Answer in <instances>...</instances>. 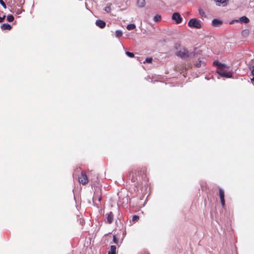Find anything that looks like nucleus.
Wrapping results in <instances>:
<instances>
[{
	"label": "nucleus",
	"instance_id": "obj_28",
	"mask_svg": "<svg viewBox=\"0 0 254 254\" xmlns=\"http://www.w3.org/2000/svg\"><path fill=\"white\" fill-rule=\"evenodd\" d=\"M0 3L1 4V5L3 6V7L4 8H6V4H5L4 2L3 1V0H0Z\"/></svg>",
	"mask_w": 254,
	"mask_h": 254
},
{
	"label": "nucleus",
	"instance_id": "obj_7",
	"mask_svg": "<svg viewBox=\"0 0 254 254\" xmlns=\"http://www.w3.org/2000/svg\"><path fill=\"white\" fill-rule=\"evenodd\" d=\"M106 222L111 224L113 222L114 220V215L112 212H110L109 213L106 214Z\"/></svg>",
	"mask_w": 254,
	"mask_h": 254
},
{
	"label": "nucleus",
	"instance_id": "obj_32",
	"mask_svg": "<svg viewBox=\"0 0 254 254\" xmlns=\"http://www.w3.org/2000/svg\"><path fill=\"white\" fill-rule=\"evenodd\" d=\"M5 17V15H3L2 17H0V22H1L3 21V20L4 19Z\"/></svg>",
	"mask_w": 254,
	"mask_h": 254
},
{
	"label": "nucleus",
	"instance_id": "obj_26",
	"mask_svg": "<svg viewBox=\"0 0 254 254\" xmlns=\"http://www.w3.org/2000/svg\"><path fill=\"white\" fill-rule=\"evenodd\" d=\"M111 5V4H110V5H108V6H107L105 7V10L107 12H110L111 11V6L110 5Z\"/></svg>",
	"mask_w": 254,
	"mask_h": 254
},
{
	"label": "nucleus",
	"instance_id": "obj_21",
	"mask_svg": "<svg viewBox=\"0 0 254 254\" xmlns=\"http://www.w3.org/2000/svg\"><path fill=\"white\" fill-rule=\"evenodd\" d=\"M217 4L218 5H220L221 4L224 3L226 0H215Z\"/></svg>",
	"mask_w": 254,
	"mask_h": 254
},
{
	"label": "nucleus",
	"instance_id": "obj_3",
	"mask_svg": "<svg viewBox=\"0 0 254 254\" xmlns=\"http://www.w3.org/2000/svg\"><path fill=\"white\" fill-rule=\"evenodd\" d=\"M188 26L191 28L199 29L201 27L200 21L196 18H192L188 22Z\"/></svg>",
	"mask_w": 254,
	"mask_h": 254
},
{
	"label": "nucleus",
	"instance_id": "obj_27",
	"mask_svg": "<svg viewBox=\"0 0 254 254\" xmlns=\"http://www.w3.org/2000/svg\"><path fill=\"white\" fill-rule=\"evenodd\" d=\"M147 171V169L146 167H142L140 170V172L142 173L143 174H146Z\"/></svg>",
	"mask_w": 254,
	"mask_h": 254
},
{
	"label": "nucleus",
	"instance_id": "obj_30",
	"mask_svg": "<svg viewBox=\"0 0 254 254\" xmlns=\"http://www.w3.org/2000/svg\"><path fill=\"white\" fill-rule=\"evenodd\" d=\"M252 74L253 75V77L251 79V80L254 81V66L252 67Z\"/></svg>",
	"mask_w": 254,
	"mask_h": 254
},
{
	"label": "nucleus",
	"instance_id": "obj_15",
	"mask_svg": "<svg viewBox=\"0 0 254 254\" xmlns=\"http://www.w3.org/2000/svg\"><path fill=\"white\" fill-rule=\"evenodd\" d=\"M136 26L134 24H130L127 25V29L128 30H131L135 29Z\"/></svg>",
	"mask_w": 254,
	"mask_h": 254
},
{
	"label": "nucleus",
	"instance_id": "obj_5",
	"mask_svg": "<svg viewBox=\"0 0 254 254\" xmlns=\"http://www.w3.org/2000/svg\"><path fill=\"white\" fill-rule=\"evenodd\" d=\"M219 196L220 198L221 203L223 207V208H224L225 206V192L224 190H223L222 189L219 188Z\"/></svg>",
	"mask_w": 254,
	"mask_h": 254
},
{
	"label": "nucleus",
	"instance_id": "obj_22",
	"mask_svg": "<svg viewBox=\"0 0 254 254\" xmlns=\"http://www.w3.org/2000/svg\"><path fill=\"white\" fill-rule=\"evenodd\" d=\"M122 35H123V33H122V31H121L120 30H117L116 31V37H120L122 36Z\"/></svg>",
	"mask_w": 254,
	"mask_h": 254
},
{
	"label": "nucleus",
	"instance_id": "obj_33",
	"mask_svg": "<svg viewBox=\"0 0 254 254\" xmlns=\"http://www.w3.org/2000/svg\"><path fill=\"white\" fill-rule=\"evenodd\" d=\"M131 181L134 182L135 181V180L134 178H132Z\"/></svg>",
	"mask_w": 254,
	"mask_h": 254
},
{
	"label": "nucleus",
	"instance_id": "obj_24",
	"mask_svg": "<svg viewBox=\"0 0 254 254\" xmlns=\"http://www.w3.org/2000/svg\"><path fill=\"white\" fill-rule=\"evenodd\" d=\"M126 54L129 58L134 57V54L129 52H126Z\"/></svg>",
	"mask_w": 254,
	"mask_h": 254
},
{
	"label": "nucleus",
	"instance_id": "obj_19",
	"mask_svg": "<svg viewBox=\"0 0 254 254\" xmlns=\"http://www.w3.org/2000/svg\"><path fill=\"white\" fill-rule=\"evenodd\" d=\"M249 34V31L247 29H245L242 31V35L244 36H247Z\"/></svg>",
	"mask_w": 254,
	"mask_h": 254
},
{
	"label": "nucleus",
	"instance_id": "obj_16",
	"mask_svg": "<svg viewBox=\"0 0 254 254\" xmlns=\"http://www.w3.org/2000/svg\"><path fill=\"white\" fill-rule=\"evenodd\" d=\"M199 13L202 17H206V15H205L204 11L201 8H199L198 9Z\"/></svg>",
	"mask_w": 254,
	"mask_h": 254
},
{
	"label": "nucleus",
	"instance_id": "obj_6",
	"mask_svg": "<svg viewBox=\"0 0 254 254\" xmlns=\"http://www.w3.org/2000/svg\"><path fill=\"white\" fill-rule=\"evenodd\" d=\"M172 19L176 21L177 24L180 23L182 21V18L178 12L173 13L172 15Z\"/></svg>",
	"mask_w": 254,
	"mask_h": 254
},
{
	"label": "nucleus",
	"instance_id": "obj_14",
	"mask_svg": "<svg viewBox=\"0 0 254 254\" xmlns=\"http://www.w3.org/2000/svg\"><path fill=\"white\" fill-rule=\"evenodd\" d=\"M118 234H117V235H114L113 236V241H114V243H115L117 245L119 243V239L118 238Z\"/></svg>",
	"mask_w": 254,
	"mask_h": 254
},
{
	"label": "nucleus",
	"instance_id": "obj_9",
	"mask_svg": "<svg viewBox=\"0 0 254 254\" xmlns=\"http://www.w3.org/2000/svg\"><path fill=\"white\" fill-rule=\"evenodd\" d=\"M96 25L100 28H104L106 26V22L103 20L98 19L96 21Z\"/></svg>",
	"mask_w": 254,
	"mask_h": 254
},
{
	"label": "nucleus",
	"instance_id": "obj_20",
	"mask_svg": "<svg viewBox=\"0 0 254 254\" xmlns=\"http://www.w3.org/2000/svg\"><path fill=\"white\" fill-rule=\"evenodd\" d=\"M213 64L214 65H216L217 66V69L218 68V67H220V65L223 64H221L217 61H214Z\"/></svg>",
	"mask_w": 254,
	"mask_h": 254
},
{
	"label": "nucleus",
	"instance_id": "obj_25",
	"mask_svg": "<svg viewBox=\"0 0 254 254\" xmlns=\"http://www.w3.org/2000/svg\"><path fill=\"white\" fill-rule=\"evenodd\" d=\"M139 217L138 215H133L132 218V221L135 222L139 219Z\"/></svg>",
	"mask_w": 254,
	"mask_h": 254
},
{
	"label": "nucleus",
	"instance_id": "obj_8",
	"mask_svg": "<svg viewBox=\"0 0 254 254\" xmlns=\"http://www.w3.org/2000/svg\"><path fill=\"white\" fill-rule=\"evenodd\" d=\"M223 22L221 20H220L217 19H214L212 21V25L213 27H220Z\"/></svg>",
	"mask_w": 254,
	"mask_h": 254
},
{
	"label": "nucleus",
	"instance_id": "obj_17",
	"mask_svg": "<svg viewBox=\"0 0 254 254\" xmlns=\"http://www.w3.org/2000/svg\"><path fill=\"white\" fill-rule=\"evenodd\" d=\"M14 17L12 15H8L7 16V20L8 22H12L14 20Z\"/></svg>",
	"mask_w": 254,
	"mask_h": 254
},
{
	"label": "nucleus",
	"instance_id": "obj_12",
	"mask_svg": "<svg viewBox=\"0 0 254 254\" xmlns=\"http://www.w3.org/2000/svg\"><path fill=\"white\" fill-rule=\"evenodd\" d=\"M108 254H116V247L115 246H111V249L108 252Z\"/></svg>",
	"mask_w": 254,
	"mask_h": 254
},
{
	"label": "nucleus",
	"instance_id": "obj_11",
	"mask_svg": "<svg viewBox=\"0 0 254 254\" xmlns=\"http://www.w3.org/2000/svg\"><path fill=\"white\" fill-rule=\"evenodd\" d=\"M1 28L2 30H10L12 28V27L10 24H9L8 23H4L1 26Z\"/></svg>",
	"mask_w": 254,
	"mask_h": 254
},
{
	"label": "nucleus",
	"instance_id": "obj_10",
	"mask_svg": "<svg viewBox=\"0 0 254 254\" xmlns=\"http://www.w3.org/2000/svg\"><path fill=\"white\" fill-rule=\"evenodd\" d=\"M146 4L145 0H137V5L139 7H143Z\"/></svg>",
	"mask_w": 254,
	"mask_h": 254
},
{
	"label": "nucleus",
	"instance_id": "obj_31",
	"mask_svg": "<svg viewBox=\"0 0 254 254\" xmlns=\"http://www.w3.org/2000/svg\"><path fill=\"white\" fill-rule=\"evenodd\" d=\"M93 199L95 200L98 199V201H100L101 198L100 196H97V195H95L93 197Z\"/></svg>",
	"mask_w": 254,
	"mask_h": 254
},
{
	"label": "nucleus",
	"instance_id": "obj_13",
	"mask_svg": "<svg viewBox=\"0 0 254 254\" xmlns=\"http://www.w3.org/2000/svg\"><path fill=\"white\" fill-rule=\"evenodd\" d=\"M240 20L241 22H243L245 23H248L250 21L249 18L245 16L241 17Z\"/></svg>",
	"mask_w": 254,
	"mask_h": 254
},
{
	"label": "nucleus",
	"instance_id": "obj_2",
	"mask_svg": "<svg viewBox=\"0 0 254 254\" xmlns=\"http://www.w3.org/2000/svg\"><path fill=\"white\" fill-rule=\"evenodd\" d=\"M176 55L182 59L190 57L191 56H194V53H190L188 50L185 48L181 49L177 53Z\"/></svg>",
	"mask_w": 254,
	"mask_h": 254
},
{
	"label": "nucleus",
	"instance_id": "obj_23",
	"mask_svg": "<svg viewBox=\"0 0 254 254\" xmlns=\"http://www.w3.org/2000/svg\"><path fill=\"white\" fill-rule=\"evenodd\" d=\"M152 61H153V59L152 58H148L146 59L145 61L144 62V63H147L151 64V63H152Z\"/></svg>",
	"mask_w": 254,
	"mask_h": 254
},
{
	"label": "nucleus",
	"instance_id": "obj_18",
	"mask_svg": "<svg viewBox=\"0 0 254 254\" xmlns=\"http://www.w3.org/2000/svg\"><path fill=\"white\" fill-rule=\"evenodd\" d=\"M161 19V16L160 15H158V14L156 15L154 17V20L155 22L160 21Z\"/></svg>",
	"mask_w": 254,
	"mask_h": 254
},
{
	"label": "nucleus",
	"instance_id": "obj_29",
	"mask_svg": "<svg viewBox=\"0 0 254 254\" xmlns=\"http://www.w3.org/2000/svg\"><path fill=\"white\" fill-rule=\"evenodd\" d=\"M201 64V61H199L198 62H197L195 64V66L197 67H200Z\"/></svg>",
	"mask_w": 254,
	"mask_h": 254
},
{
	"label": "nucleus",
	"instance_id": "obj_1",
	"mask_svg": "<svg viewBox=\"0 0 254 254\" xmlns=\"http://www.w3.org/2000/svg\"><path fill=\"white\" fill-rule=\"evenodd\" d=\"M228 66L223 64L220 65V67L217 70V72L222 77L231 78L232 76V74L231 72L228 71Z\"/></svg>",
	"mask_w": 254,
	"mask_h": 254
},
{
	"label": "nucleus",
	"instance_id": "obj_4",
	"mask_svg": "<svg viewBox=\"0 0 254 254\" xmlns=\"http://www.w3.org/2000/svg\"><path fill=\"white\" fill-rule=\"evenodd\" d=\"M78 181L79 183L82 185H86L88 183V180L85 172H81V176L78 178Z\"/></svg>",
	"mask_w": 254,
	"mask_h": 254
}]
</instances>
